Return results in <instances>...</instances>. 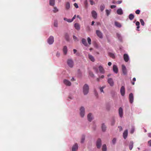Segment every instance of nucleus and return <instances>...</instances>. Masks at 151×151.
I'll list each match as a JSON object with an SVG mask.
<instances>
[{"instance_id": "40", "label": "nucleus", "mask_w": 151, "mask_h": 151, "mask_svg": "<svg viewBox=\"0 0 151 151\" xmlns=\"http://www.w3.org/2000/svg\"><path fill=\"white\" fill-rule=\"evenodd\" d=\"M140 22L141 25H142V26H144L145 24V22H144L143 19H140Z\"/></svg>"}, {"instance_id": "61", "label": "nucleus", "mask_w": 151, "mask_h": 151, "mask_svg": "<svg viewBox=\"0 0 151 151\" xmlns=\"http://www.w3.org/2000/svg\"><path fill=\"white\" fill-rule=\"evenodd\" d=\"M111 63L110 62H109L108 63V65H109V66H111Z\"/></svg>"}, {"instance_id": "34", "label": "nucleus", "mask_w": 151, "mask_h": 151, "mask_svg": "<svg viewBox=\"0 0 151 151\" xmlns=\"http://www.w3.org/2000/svg\"><path fill=\"white\" fill-rule=\"evenodd\" d=\"M63 51L64 54L65 55H66L67 52V48H63Z\"/></svg>"}, {"instance_id": "16", "label": "nucleus", "mask_w": 151, "mask_h": 151, "mask_svg": "<svg viewBox=\"0 0 151 151\" xmlns=\"http://www.w3.org/2000/svg\"><path fill=\"white\" fill-rule=\"evenodd\" d=\"M99 69L100 72L104 74L105 73V70L103 67L101 66L100 65L99 67Z\"/></svg>"}, {"instance_id": "24", "label": "nucleus", "mask_w": 151, "mask_h": 151, "mask_svg": "<svg viewBox=\"0 0 151 151\" xmlns=\"http://www.w3.org/2000/svg\"><path fill=\"white\" fill-rule=\"evenodd\" d=\"M89 59L91 60L92 62H94L95 61V59L94 57L91 55L89 54L88 55Z\"/></svg>"}, {"instance_id": "6", "label": "nucleus", "mask_w": 151, "mask_h": 151, "mask_svg": "<svg viewBox=\"0 0 151 151\" xmlns=\"http://www.w3.org/2000/svg\"><path fill=\"white\" fill-rule=\"evenodd\" d=\"M68 65L71 68L73 66V61L71 59H68L67 61Z\"/></svg>"}, {"instance_id": "31", "label": "nucleus", "mask_w": 151, "mask_h": 151, "mask_svg": "<svg viewBox=\"0 0 151 151\" xmlns=\"http://www.w3.org/2000/svg\"><path fill=\"white\" fill-rule=\"evenodd\" d=\"M109 56L112 58H115V56L114 54L111 52H109Z\"/></svg>"}, {"instance_id": "21", "label": "nucleus", "mask_w": 151, "mask_h": 151, "mask_svg": "<svg viewBox=\"0 0 151 151\" xmlns=\"http://www.w3.org/2000/svg\"><path fill=\"white\" fill-rule=\"evenodd\" d=\"M82 42L85 46H87V44L86 42V40L84 38H83L82 39Z\"/></svg>"}, {"instance_id": "46", "label": "nucleus", "mask_w": 151, "mask_h": 151, "mask_svg": "<svg viewBox=\"0 0 151 151\" xmlns=\"http://www.w3.org/2000/svg\"><path fill=\"white\" fill-rule=\"evenodd\" d=\"M73 39H74V40H75V41H78V39H77V38L74 35H73Z\"/></svg>"}, {"instance_id": "59", "label": "nucleus", "mask_w": 151, "mask_h": 151, "mask_svg": "<svg viewBox=\"0 0 151 151\" xmlns=\"http://www.w3.org/2000/svg\"><path fill=\"white\" fill-rule=\"evenodd\" d=\"M76 15H75L72 18V20H73V21L76 18Z\"/></svg>"}, {"instance_id": "17", "label": "nucleus", "mask_w": 151, "mask_h": 151, "mask_svg": "<svg viewBox=\"0 0 151 151\" xmlns=\"http://www.w3.org/2000/svg\"><path fill=\"white\" fill-rule=\"evenodd\" d=\"M74 27L77 30H79L80 29V24L77 23L75 24Z\"/></svg>"}, {"instance_id": "32", "label": "nucleus", "mask_w": 151, "mask_h": 151, "mask_svg": "<svg viewBox=\"0 0 151 151\" xmlns=\"http://www.w3.org/2000/svg\"><path fill=\"white\" fill-rule=\"evenodd\" d=\"M65 38L66 40L68 41H69V37L68 35L67 34H65Z\"/></svg>"}, {"instance_id": "41", "label": "nucleus", "mask_w": 151, "mask_h": 151, "mask_svg": "<svg viewBox=\"0 0 151 151\" xmlns=\"http://www.w3.org/2000/svg\"><path fill=\"white\" fill-rule=\"evenodd\" d=\"M106 15L107 16H108L110 14V10H109L107 9H106Z\"/></svg>"}, {"instance_id": "60", "label": "nucleus", "mask_w": 151, "mask_h": 151, "mask_svg": "<svg viewBox=\"0 0 151 151\" xmlns=\"http://www.w3.org/2000/svg\"><path fill=\"white\" fill-rule=\"evenodd\" d=\"M99 77H100V78L103 79V78H104V75H102L101 76Z\"/></svg>"}, {"instance_id": "50", "label": "nucleus", "mask_w": 151, "mask_h": 151, "mask_svg": "<svg viewBox=\"0 0 151 151\" xmlns=\"http://www.w3.org/2000/svg\"><path fill=\"white\" fill-rule=\"evenodd\" d=\"M74 5L76 8H78V6L77 3H75L74 4Z\"/></svg>"}, {"instance_id": "9", "label": "nucleus", "mask_w": 151, "mask_h": 151, "mask_svg": "<svg viewBox=\"0 0 151 151\" xmlns=\"http://www.w3.org/2000/svg\"><path fill=\"white\" fill-rule=\"evenodd\" d=\"M97 35L100 38H102L103 36L102 33L99 30H97L96 31Z\"/></svg>"}, {"instance_id": "47", "label": "nucleus", "mask_w": 151, "mask_h": 151, "mask_svg": "<svg viewBox=\"0 0 151 151\" xmlns=\"http://www.w3.org/2000/svg\"><path fill=\"white\" fill-rule=\"evenodd\" d=\"M54 25L55 27H57L58 26L57 22L56 21L55 22H54Z\"/></svg>"}, {"instance_id": "53", "label": "nucleus", "mask_w": 151, "mask_h": 151, "mask_svg": "<svg viewBox=\"0 0 151 151\" xmlns=\"http://www.w3.org/2000/svg\"><path fill=\"white\" fill-rule=\"evenodd\" d=\"M134 129L133 128H132L131 129L130 133L131 134H132L134 132Z\"/></svg>"}, {"instance_id": "48", "label": "nucleus", "mask_w": 151, "mask_h": 151, "mask_svg": "<svg viewBox=\"0 0 151 151\" xmlns=\"http://www.w3.org/2000/svg\"><path fill=\"white\" fill-rule=\"evenodd\" d=\"M89 74L90 75V76L92 77H93L94 76V74L92 72H89Z\"/></svg>"}, {"instance_id": "12", "label": "nucleus", "mask_w": 151, "mask_h": 151, "mask_svg": "<svg viewBox=\"0 0 151 151\" xmlns=\"http://www.w3.org/2000/svg\"><path fill=\"white\" fill-rule=\"evenodd\" d=\"M91 14L92 17L95 19H96L97 17V14L96 11H92L91 12Z\"/></svg>"}, {"instance_id": "2", "label": "nucleus", "mask_w": 151, "mask_h": 151, "mask_svg": "<svg viewBox=\"0 0 151 151\" xmlns=\"http://www.w3.org/2000/svg\"><path fill=\"white\" fill-rule=\"evenodd\" d=\"M101 140L100 138H99L96 141V145L98 148L99 149L101 147Z\"/></svg>"}, {"instance_id": "52", "label": "nucleus", "mask_w": 151, "mask_h": 151, "mask_svg": "<svg viewBox=\"0 0 151 151\" xmlns=\"http://www.w3.org/2000/svg\"><path fill=\"white\" fill-rule=\"evenodd\" d=\"M118 127L120 131H121L122 130V127L121 126H119Z\"/></svg>"}, {"instance_id": "25", "label": "nucleus", "mask_w": 151, "mask_h": 151, "mask_svg": "<svg viewBox=\"0 0 151 151\" xmlns=\"http://www.w3.org/2000/svg\"><path fill=\"white\" fill-rule=\"evenodd\" d=\"M101 128L102 131L105 132L106 129V127L104 124H103L101 126Z\"/></svg>"}, {"instance_id": "27", "label": "nucleus", "mask_w": 151, "mask_h": 151, "mask_svg": "<svg viewBox=\"0 0 151 151\" xmlns=\"http://www.w3.org/2000/svg\"><path fill=\"white\" fill-rule=\"evenodd\" d=\"M133 142H130L129 144V148L130 150H132L133 148Z\"/></svg>"}, {"instance_id": "57", "label": "nucleus", "mask_w": 151, "mask_h": 151, "mask_svg": "<svg viewBox=\"0 0 151 151\" xmlns=\"http://www.w3.org/2000/svg\"><path fill=\"white\" fill-rule=\"evenodd\" d=\"M148 144L150 146H151V140L148 141Z\"/></svg>"}, {"instance_id": "7", "label": "nucleus", "mask_w": 151, "mask_h": 151, "mask_svg": "<svg viewBox=\"0 0 151 151\" xmlns=\"http://www.w3.org/2000/svg\"><path fill=\"white\" fill-rule=\"evenodd\" d=\"M120 93L121 95L124 96L125 94V89L124 86H122L120 89Z\"/></svg>"}, {"instance_id": "42", "label": "nucleus", "mask_w": 151, "mask_h": 151, "mask_svg": "<svg viewBox=\"0 0 151 151\" xmlns=\"http://www.w3.org/2000/svg\"><path fill=\"white\" fill-rule=\"evenodd\" d=\"M90 4L91 5H93V4H95V2L93 1V0H90Z\"/></svg>"}, {"instance_id": "1", "label": "nucleus", "mask_w": 151, "mask_h": 151, "mask_svg": "<svg viewBox=\"0 0 151 151\" xmlns=\"http://www.w3.org/2000/svg\"><path fill=\"white\" fill-rule=\"evenodd\" d=\"M89 86L87 84L84 85L83 87V92L84 95L87 94L88 92Z\"/></svg>"}, {"instance_id": "28", "label": "nucleus", "mask_w": 151, "mask_h": 151, "mask_svg": "<svg viewBox=\"0 0 151 151\" xmlns=\"http://www.w3.org/2000/svg\"><path fill=\"white\" fill-rule=\"evenodd\" d=\"M134 18V16L132 14H130L129 16V18L130 20H132Z\"/></svg>"}, {"instance_id": "44", "label": "nucleus", "mask_w": 151, "mask_h": 151, "mask_svg": "<svg viewBox=\"0 0 151 151\" xmlns=\"http://www.w3.org/2000/svg\"><path fill=\"white\" fill-rule=\"evenodd\" d=\"M115 123V121L114 118H113L111 122V124L112 125H114Z\"/></svg>"}, {"instance_id": "35", "label": "nucleus", "mask_w": 151, "mask_h": 151, "mask_svg": "<svg viewBox=\"0 0 151 151\" xmlns=\"http://www.w3.org/2000/svg\"><path fill=\"white\" fill-rule=\"evenodd\" d=\"M100 8L101 11V12L103 11L104 10V9L105 8V6H104V4L101 5L100 6Z\"/></svg>"}, {"instance_id": "58", "label": "nucleus", "mask_w": 151, "mask_h": 151, "mask_svg": "<svg viewBox=\"0 0 151 151\" xmlns=\"http://www.w3.org/2000/svg\"><path fill=\"white\" fill-rule=\"evenodd\" d=\"M93 69L96 71L97 73L98 72V70L96 68V67H94Z\"/></svg>"}, {"instance_id": "19", "label": "nucleus", "mask_w": 151, "mask_h": 151, "mask_svg": "<svg viewBox=\"0 0 151 151\" xmlns=\"http://www.w3.org/2000/svg\"><path fill=\"white\" fill-rule=\"evenodd\" d=\"M89 122H91L93 119V117L91 113H89L87 116Z\"/></svg>"}, {"instance_id": "55", "label": "nucleus", "mask_w": 151, "mask_h": 151, "mask_svg": "<svg viewBox=\"0 0 151 151\" xmlns=\"http://www.w3.org/2000/svg\"><path fill=\"white\" fill-rule=\"evenodd\" d=\"M140 24V23L139 22H137L136 23V25L137 26H139Z\"/></svg>"}, {"instance_id": "29", "label": "nucleus", "mask_w": 151, "mask_h": 151, "mask_svg": "<svg viewBox=\"0 0 151 151\" xmlns=\"http://www.w3.org/2000/svg\"><path fill=\"white\" fill-rule=\"evenodd\" d=\"M117 37L118 38L119 40L122 41V38L120 34L117 33L116 34Z\"/></svg>"}, {"instance_id": "64", "label": "nucleus", "mask_w": 151, "mask_h": 151, "mask_svg": "<svg viewBox=\"0 0 151 151\" xmlns=\"http://www.w3.org/2000/svg\"><path fill=\"white\" fill-rule=\"evenodd\" d=\"M148 136L150 137H151V133H149L148 134Z\"/></svg>"}, {"instance_id": "15", "label": "nucleus", "mask_w": 151, "mask_h": 151, "mask_svg": "<svg viewBox=\"0 0 151 151\" xmlns=\"http://www.w3.org/2000/svg\"><path fill=\"white\" fill-rule=\"evenodd\" d=\"M63 82L66 86H69L71 85V82L65 79L63 81Z\"/></svg>"}, {"instance_id": "5", "label": "nucleus", "mask_w": 151, "mask_h": 151, "mask_svg": "<svg viewBox=\"0 0 151 151\" xmlns=\"http://www.w3.org/2000/svg\"><path fill=\"white\" fill-rule=\"evenodd\" d=\"M129 99L130 103H132L133 102L134 97L133 94L132 93H131L129 94Z\"/></svg>"}, {"instance_id": "4", "label": "nucleus", "mask_w": 151, "mask_h": 151, "mask_svg": "<svg viewBox=\"0 0 151 151\" xmlns=\"http://www.w3.org/2000/svg\"><path fill=\"white\" fill-rule=\"evenodd\" d=\"M80 114L81 116L83 117L85 114V109L84 107L82 106L80 108Z\"/></svg>"}, {"instance_id": "49", "label": "nucleus", "mask_w": 151, "mask_h": 151, "mask_svg": "<svg viewBox=\"0 0 151 151\" xmlns=\"http://www.w3.org/2000/svg\"><path fill=\"white\" fill-rule=\"evenodd\" d=\"M140 10H139V9H137V10L136 11H135V13L137 14H139L140 13Z\"/></svg>"}, {"instance_id": "33", "label": "nucleus", "mask_w": 151, "mask_h": 151, "mask_svg": "<svg viewBox=\"0 0 151 151\" xmlns=\"http://www.w3.org/2000/svg\"><path fill=\"white\" fill-rule=\"evenodd\" d=\"M66 9H68L70 8V5L69 2L66 3L65 6Z\"/></svg>"}, {"instance_id": "51", "label": "nucleus", "mask_w": 151, "mask_h": 151, "mask_svg": "<svg viewBox=\"0 0 151 151\" xmlns=\"http://www.w3.org/2000/svg\"><path fill=\"white\" fill-rule=\"evenodd\" d=\"M73 21V20H72V19H68L67 22H71Z\"/></svg>"}, {"instance_id": "37", "label": "nucleus", "mask_w": 151, "mask_h": 151, "mask_svg": "<svg viewBox=\"0 0 151 151\" xmlns=\"http://www.w3.org/2000/svg\"><path fill=\"white\" fill-rule=\"evenodd\" d=\"M105 87V86H103L102 87H100L99 88L101 92H103V93H104L103 89Z\"/></svg>"}, {"instance_id": "62", "label": "nucleus", "mask_w": 151, "mask_h": 151, "mask_svg": "<svg viewBox=\"0 0 151 151\" xmlns=\"http://www.w3.org/2000/svg\"><path fill=\"white\" fill-rule=\"evenodd\" d=\"M100 77H99V78H97V79H96V80L97 81L99 82V80L100 79Z\"/></svg>"}, {"instance_id": "3", "label": "nucleus", "mask_w": 151, "mask_h": 151, "mask_svg": "<svg viewBox=\"0 0 151 151\" xmlns=\"http://www.w3.org/2000/svg\"><path fill=\"white\" fill-rule=\"evenodd\" d=\"M54 41V37L52 36H50L47 40V42L49 44H52Z\"/></svg>"}, {"instance_id": "30", "label": "nucleus", "mask_w": 151, "mask_h": 151, "mask_svg": "<svg viewBox=\"0 0 151 151\" xmlns=\"http://www.w3.org/2000/svg\"><path fill=\"white\" fill-rule=\"evenodd\" d=\"M107 150L106 145L105 144H104L102 146V151H106Z\"/></svg>"}, {"instance_id": "14", "label": "nucleus", "mask_w": 151, "mask_h": 151, "mask_svg": "<svg viewBox=\"0 0 151 151\" xmlns=\"http://www.w3.org/2000/svg\"><path fill=\"white\" fill-rule=\"evenodd\" d=\"M78 145L77 143H75V145L73 146L72 147V151H76L78 149Z\"/></svg>"}, {"instance_id": "22", "label": "nucleus", "mask_w": 151, "mask_h": 151, "mask_svg": "<svg viewBox=\"0 0 151 151\" xmlns=\"http://www.w3.org/2000/svg\"><path fill=\"white\" fill-rule=\"evenodd\" d=\"M117 13L118 14L122 15L123 14V12L121 9H119L117 10Z\"/></svg>"}, {"instance_id": "26", "label": "nucleus", "mask_w": 151, "mask_h": 151, "mask_svg": "<svg viewBox=\"0 0 151 151\" xmlns=\"http://www.w3.org/2000/svg\"><path fill=\"white\" fill-rule=\"evenodd\" d=\"M49 4L50 6H53L55 5V0H50Z\"/></svg>"}, {"instance_id": "43", "label": "nucleus", "mask_w": 151, "mask_h": 151, "mask_svg": "<svg viewBox=\"0 0 151 151\" xmlns=\"http://www.w3.org/2000/svg\"><path fill=\"white\" fill-rule=\"evenodd\" d=\"M58 10L57 9V8L56 7H54V9L53 10V12L54 13H56L58 11Z\"/></svg>"}, {"instance_id": "18", "label": "nucleus", "mask_w": 151, "mask_h": 151, "mask_svg": "<svg viewBox=\"0 0 151 151\" xmlns=\"http://www.w3.org/2000/svg\"><path fill=\"white\" fill-rule=\"evenodd\" d=\"M113 68L114 72L115 73H117L118 72V69L116 65H114Z\"/></svg>"}, {"instance_id": "36", "label": "nucleus", "mask_w": 151, "mask_h": 151, "mask_svg": "<svg viewBox=\"0 0 151 151\" xmlns=\"http://www.w3.org/2000/svg\"><path fill=\"white\" fill-rule=\"evenodd\" d=\"M84 4L85 5L86 7L87 8L88 7V3L87 2V0H85L84 2Z\"/></svg>"}, {"instance_id": "20", "label": "nucleus", "mask_w": 151, "mask_h": 151, "mask_svg": "<svg viewBox=\"0 0 151 151\" xmlns=\"http://www.w3.org/2000/svg\"><path fill=\"white\" fill-rule=\"evenodd\" d=\"M128 134V131L127 130H125L123 133V137L124 139H126L127 136Z\"/></svg>"}, {"instance_id": "11", "label": "nucleus", "mask_w": 151, "mask_h": 151, "mask_svg": "<svg viewBox=\"0 0 151 151\" xmlns=\"http://www.w3.org/2000/svg\"><path fill=\"white\" fill-rule=\"evenodd\" d=\"M124 59L126 62H127L129 60V56L127 54H124L123 55Z\"/></svg>"}, {"instance_id": "23", "label": "nucleus", "mask_w": 151, "mask_h": 151, "mask_svg": "<svg viewBox=\"0 0 151 151\" xmlns=\"http://www.w3.org/2000/svg\"><path fill=\"white\" fill-rule=\"evenodd\" d=\"M115 25L116 27L119 28H120L122 27L121 24L117 22H115Z\"/></svg>"}, {"instance_id": "8", "label": "nucleus", "mask_w": 151, "mask_h": 151, "mask_svg": "<svg viewBox=\"0 0 151 151\" xmlns=\"http://www.w3.org/2000/svg\"><path fill=\"white\" fill-rule=\"evenodd\" d=\"M122 69L123 74L124 75H126L127 73V72L126 68L124 65H122Z\"/></svg>"}, {"instance_id": "54", "label": "nucleus", "mask_w": 151, "mask_h": 151, "mask_svg": "<svg viewBox=\"0 0 151 151\" xmlns=\"http://www.w3.org/2000/svg\"><path fill=\"white\" fill-rule=\"evenodd\" d=\"M122 2V1H118L116 2V3L118 4H120Z\"/></svg>"}, {"instance_id": "38", "label": "nucleus", "mask_w": 151, "mask_h": 151, "mask_svg": "<svg viewBox=\"0 0 151 151\" xmlns=\"http://www.w3.org/2000/svg\"><path fill=\"white\" fill-rule=\"evenodd\" d=\"M87 41L89 45H91V40L89 37H88L87 38Z\"/></svg>"}, {"instance_id": "45", "label": "nucleus", "mask_w": 151, "mask_h": 151, "mask_svg": "<svg viewBox=\"0 0 151 151\" xmlns=\"http://www.w3.org/2000/svg\"><path fill=\"white\" fill-rule=\"evenodd\" d=\"M116 139L115 138H114L112 140V142L113 144H115L116 143Z\"/></svg>"}, {"instance_id": "10", "label": "nucleus", "mask_w": 151, "mask_h": 151, "mask_svg": "<svg viewBox=\"0 0 151 151\" xmlns=\"http://www.w3.org/2000/svg\"><path fill=\"white\" fill-rule=\"evenodd\" d=\"M108 82L111 86H113L114 82L113 79L111 78H109L108 80Z\"/></svg>"}, {"instance_id": "13", "label": "nucleus", "mask_w": 151, "mask_h": 151, "mask_svg": "<svg viewBox=\"0 0 151 151\" xmlns=\"http://www.w3.org/2000/svg\"><path fill=\"white\" fill-rule=\"evenodd\" d=\"M119 116L122 118L123 116V109L122 107H120L119 110Z\"/></svg>"}, {"instance_id": "56", "label": "nucleus", "mask_w": 151, "mask_h": 151, "mask_svg": "<svg viewBox=\"0 0 151 151\" xmlns=\"http://www.w3.org/2000/svg\"><path fill=\"white\" fill-rule=\"evenodd\" d=\"M116 7V6L115 5H111V9H114Z\"/></svg>"}, {"instance_id": "39", "label": "nucleus", "mask_w": 151, "mask_h": 151, "mask_svg": "<svg viewBox=\"0 0 151 151\" xmlns=\"http://www.w3.org/2000/svg\"><path fill=\"white\" fill-rule=\"evenodd\" d=\"M85 139V136L84 135L82 137L81 140V143H83L84 142Z\"/></svg>"}, {"instance_id": "63", "label": "nucleus", "mask_w": 151, "mask_h": 151, "mask_svg": "<svg viewBox=\"0 0 151 151\" xmlns=\"http://www.w3.org/2000/svg\"><path fill=\"white\" fill-rule=\"evenodd\" d=\"M73 52H74V53H76V52L77 50L76 49H74L73 50Z\"/></svg>"}]
</instances>
